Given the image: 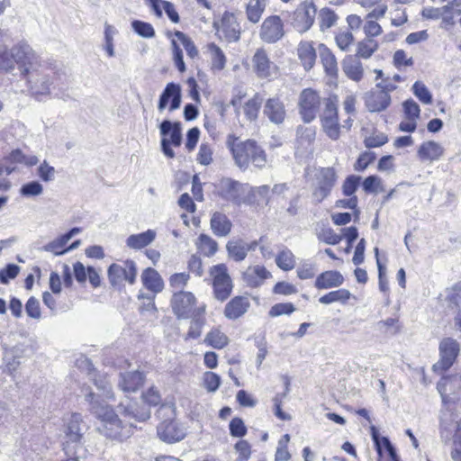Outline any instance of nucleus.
<instances>
[{
    "mask_svg": "<svg viewBox=\"0 0 461 461\" xmlns=\"http://www.w3.org/2000/svg\"><path fill=\"white\" fill-rule=\"evenodd\" d=\"M351 293L348 289H339L331 291L321 297L319 302L322 304H330L333 303H340L345 304L351 297Z\"/></svg>",
    "mask_w": 461,
    "mask_h": 461,
    "instance_id": "obj_37",
    "label": "nucleus"
},
{
    "mask_svg": "<svg viewBox=\"0 0 461 461\" xmlns=\"http://www.w3.org/2000/svg\"><path fill=\"white\" fill-rule=\"evenodd\" d=\"M450 456L453 461H461V420L457 422Z\"/></svg>",
    "mask_w": 461,
    "mask_h": 461,
    "instance_id": "obj_59",
    "label": "nucleus"
},
{
    "mask_svg": "<svg viewBox=\"0 0 461 461\" xmlns=\"http://www.w3.org/2000/svg\"><path fill=\"white\" fill-rule=\"evenodd\" d=\"M117 30L108 23L104 25V50L109 57L114 56V48H113V37L117 34Z\"/></svg>",
    "mask_w": 461,
    "mask_h": 461,
    "instance_id": "obj_53",
    "label": "nucleus"
},
{
    "mask_svg": "<svg viewBox=\"0 0 461 461\" xmlns=\"http://www.w3.org/2000/svg\"><path fill=\"white\" fill-rule=\"evenodd\" d=\"M210 276L212 279L213 295L218 301H225L231 294L233 285L224 264L212 266L210 268Z\"/></svg>",
    "mask_w": 461,
    "mask_h": 461,
    "instance_id": "obj_6",
    "label": "nucleus"
},
{
    "mask_svg": "<svg viewBox=\"0 0 461 461\" xmlns=\"http://www.w3.org/2000/svg\"><path fill=\"white\" fill-rule=\"evenodd\" d=\"M295 311V307L291 303H279L274 304L269 310L271 317H278L281 315H290Z\"/></svg>",
    "mask_w": 461,
    "mask_h": 461,
    "instance_id": "obj_57",
    "label": "nucleus"
},
{
    "mask_svg": "<svg viewBox=\"0 0 461 461\" xmlns=\"http://www.w3.org/2000/svg\"><path fill=\"white\" fill-rule=\"evenodd\" d=\"M316 7L312 2H303L294 14V26L299 32L308 31L313 24Z\"/></svg>",
    "mask_w": 461,
    "mask_h": 461,
    "instance_id": "obj_16",
    "label": "nucleus"
},
{
    "mask_svg": "<svg viewBox=\"0 0 461 461\" xmlns=\"http://www.w3.org/2000/svg\"><path fill=\"white\" fill-rule=\"evenodd\" d=\"M271 277V273L261 265L250 266L242 274L243 281L249 287L260 286L265 280Z\"/></svg>",
    "mask_w": 461,
    "mask_h": 461,
    "instance_id": "obj_21",
    "label": "nucleus"
},
{
    "mask_svg": "<svg viewBox=\"0 0 461 461\" xmlns=\"http://www.w3.org/2000/svg\"><path fill=\"white\" fill-rule=\"evenodd\" d=\"M265 7L266 0H249L246 9L248 19L251 23H257L260 20Z\"/></svg>",
    "mask_w": 461,
    "mask_h": 461,
    "instance_id": "obj_39",
    "label": "nucleus"
},
{
    "mask_svg": "<svg viewBox=\"0 0 461 461\" xmlns=\"http://www.w3.org/2000/svg\"><path fill=\"white\" fill-rule=\"evenodd\" d=\"M279 250L276 256V264L283 271H290L294 268L296 264L295 256L287 247L280 245Z\"/></svg>",
    "mask_w": 461,
    "mask_h": 461,
    "instance_id": "obj_31",
    "label": "nucleus"
},
{
    "mask_svg": "<svg viewBox=\"0 0 461 461\" xmlns=\"http://www.w3.org/2000/svg\"><path fill=\"white\" fill-rule=\"evenodd\" d=\"M229 429L230 435L235 438H242L247 434V427L239 417H235L230 420Z\"/></svg>",
    "mask_w": 461,
    "mask_h": 461,
    "instance_id": "obj_60",
    "label": "nucleus"
},
{
    "mask_svg": "<svg viewBox=\"0 0 461 461\" xmlns=\"http://www.w3.org/2000/svg\"><path fill=\"white\" fill-rule=\"evenodd\" d=\"M144 383V375L139 371L121 373L118 385L124 393L137 392Z\"/></svg>",
    "mask_w": 461,
    "mask_h": 461,
    "instance_id": "obj_23",
    "label": "nucleus"
},
{
    "mask_svg": "<svg viewBox=\"0 0 461 461\" xmlns=\"http://www.w3.org/2000/svg\"><path fill=\"white\" fill-rule=\"evenodd\" d=\"M151 8L153 9L155 14L158 17L162 16V10L159 6V3L163 5V9L165 10V13L168 16V18L175 23L179 22V15L177 12L176 11L173 4L167 1H160V0H148Z\"/></svg>",
    "mask_w": 461,
    "mask_h": 461,
    "instance_id": "obj_35",
    "label": "nucleus"
},
{
    "mask_svg": "<svg viewBox=\"0 0 461 461\" xmlns=\"http://www.w3.org/2000/svg\"><path fill=\"white\" fill-rule=\"evenodd\" d=\"M370 433H371L372 439L375 443L377 454L379 456H382L383 455L382 447H384L386 449L393 444L391 443V441L389 440V438L387 437H381L377 429L374 425H372L370 427Z\"/></svg>",
    "mask_w": 461,
    "mask_h": 461,
    "instance_id": "obj_51",
    "label": "nucleus"
},
{
    "mask_svg": "<svg viewBox=\"0 0 461 461\" xmlns=\"http://www.w3.org/2000/svg\"><path fill=\"white\" fill-rule=\"evenodd\" d=\"M321 105V97L315 90L312 88L303 89L299 96V113L303 121L306 123L312 122L319 112Z\"/></svg>",
    "mask_w": 461,
    "mask_h": 461,
    "instance_id": "obj_10",
    "label": "nucleus"
},
{
    "mask_svg": "<svg viewBox=\"0 0 461 461\" xmlns=\"http://www.w3.org/2000/svg\"><path fill=\"white\" fill-rule=\"evenodd\" d=\"M413 95L424 104H430L432 103V95L424 83L416 81L412 87Z\"/></svg>",
    "mask_w": 461,
    "mask_h": 461,
    "instance_id": "obj_48",
    "label": "nucleus"
},
{
    "mask_svg": "<svg viewBox=\"0 0 461 461\" xmlns=\"http://www.w3.org/2000/svg\"><path fill=\"white\" fill-rule=\"evenodd\" d=\"M319 52L321 63L327 74L335 76L338 72V65L334 54L323 44L319 45Z\"/></svg>",
    "mask_w": 461,
    "mask_h": 461,
    "instance_id": "obj_33",
    "label": "nucleus"
},
{
    "mask_svg": "<svg viewBox=\"0 0 461 461\" xmlns=\"http://www.w3.org/2000/svg\"><path fill=\"white\" fill-rule=\"evenodd\" d=\"M204 342L214 348L221 349L228 344L229 339L219 329H213L206 335Z\"/></svg>",
    "mask_w": 461,
    "mask_h": 461,
    "instance_id": "obj_42",
    "label": "nucleus"
},
{
    "mask_svg": "<svg viewBox=\"0 0 461 461\" xmlns=\"http://www.w3.org/2000/svg\"><path fill=\"white\" fill-rule=\"evenodd\" d=\"M226 146L230 149L235 164L242 170L251 163L254 167L262 168L267 163L265 150L255 140L241 141L234 134H229Z\"/></svg>",
    "mask_w": 461,
    "mask_h": 461,
    "instance_id": "obj_3",
    "label": "nucleus"
},
{
    "mask_svg": "<svg viewBox=\"0 0 461 461\" xmlns=\"http://www.w3.org/2000/svg\"><path fill=\"white\" fill-rule=\"evenodd\" d=\"M119 407L120 409H123L122 413L125 417L137 421H145L150 418V411L146 407H139L136 404L124 406L122 403H121Z\"/></svg>",
    "mask_w": 461,
    "mask_h": 461,
    "instance_id": "obj_34",
    "label": "nucleus"
},
{
    "mask_svg": "<svg viewBox=\"0 0 461 461\" xmlns=\"http://www.w3.org/2000/svg\"><path fill=\"white\" fill-rule=\"evenodd\" d=\"M206 310V305L204 303H202L201 305L197 306L194 312V315L191 316L190 319L191 324L189 330L187 332V337L190 339H197L200 337L202 333V328L204 325L205 318L204 313Z\"/></svg>",
    "mask_w": 461,
    "mask_h": 461,
    "instance_id": "obj_30",
    "label": "nucleus"
},
{
    "mask_svg": "<svg viewBox=\"0 0 461 461\" xmlns=\"http://www.w3.org/2000/svg\"><path fill=\"white\" fill-rule=\"evenodd\" d=\"M170 304L174 314L178 319H189L194 315L196 297L188 291H177L172 295Z\"/></svg>",
    "mask_w": 461,
    "mask_h": 461,
    "instance_id": "obj_9",
    "label": "nucleus"
},
{
    "mask_svg": "<svg viewBox=\"0 0 461 461\" xmlns=\"http://www.w3.org/2000/svg\"><path fill=\"white\" fill-rule=\"evenodd\" d=\"M6 159L12 163H22L27 166H34L39 162V159L34 155L26 156L20 149L13 150Z\"/></svg>",
    "mask_w": 461,
    "mask_h": 461,
    "instance_id": "obj_46",
    "label": "nucleus"
},
{
    "mask_svg": "<svg viewBox=\"0 0 461 461\" xmlns=\"http://www.w3.org/2000/svg\"><path fill=\"white\" fill-rule=\"evenodd\" d=\"M344 283L343 276L336 270H329L319 275L315 280L318 289H330L339 287Z\"/></svg>",
    "mask_w": 461,
    "mask_h": 461,
    "instance_id": "obj_25",
    "label": "nucleus"
},
{
    "mask_svg": "<svg viewBox=\"0 0 461 461\" xmlns=\"http://www.w3.org/2000/svg\"><path fill=\"white\" fill-rule=\"evenodd\" d=\"M315 130L312 127H298L297 138L301 145L310 146L315 140Z\"/></svg>",
    "mask_w": 461,
    "mask_h": 461,
    "instance_id": "obj_54",
    "label": "nucleus"
},
{
    "mask_svg": "<svg viewBox=\"0 0 461 461\" xmlns=\"http://www.w3.org/2000/svg\"><path fill=\"white\" fill-rule=\"evenodd\" d=\"M337 175L332 167H321L314 175L312 198L321 203L328 197L335 185Z\"/></svg>",
    "mask_w": 461,
    "mask_h": 461,
    "instance_id": "obj_7",
    "label": "nucleus"
},
{
    "mask_svg": "<svg viewBox=\"0 0 461 461\" xmlns=\"http://www.w3.org/2000/svg\"><path fill=\"white\" fill-rule=\"evenodd\" d=\"M456 381H457L456 377H454V378L444 377L438 384V390L441 395L442 402H444V404H447L451 401V398L448 395V391H451L452 384Z\"/></svg>",
    "mask_w": 461,
    "mask_h": 461,
    "instance_id": "obj_55",
    "label": "nucleus"
},
{
    "mask_svg": "<svg viewBox=\"0 0 461 461\" xmlns=\"http://www.w3.org/2000/svg\"><path fill=\"white\" fill-rule=\"evenodd\" d=\"M140 279L143 286L153 294H140L139 298L147 299L149 301L146 306L147 310H156L154 303L155 294L163 291L165 286L164 281L159 273L152 267L146 268L142 272Z\"/></svg>",
    "mask_w": 461,
    "mask_h": 461,
    "instance_id": "obj_11",
    "label": "nucleus"
},
{
    "mask_svg": "<svg viewBox=\"0 0 461 461\" xmlns=\"http://www.w3.org/2000/svg\"><path fill=\"white\" fill-rule=\"evenodd\" d=\"M204 387L208 392H215L221 384V377L213 373L207 371L203 374Z\"/></svg>",
    "mask_w": 461,
    "mask_h": 461,
    "instance_id": "obj_63",
    "label": "nucleus"
},
{
    "mask_svg": "<svg viewBox=\"0 0 461 461\" xmlns=\"http://www.w3.org/2000/svg\"><path fill=\"white\" fill-rule=\"evenodd\" d=\"M337 14L329 8H323L320 12V26L322 31L335 25L337 22Z\"/></svg>",
    "mask_w": 461,
    "mask_h": 461,
    "instance_id": "obj_52",
    "label": "nucleus"
},
{
    "mask_svg": "<svg viewBox=\"0 0 461 461\" xmlns=\"http://www.w3.org/2000/svg\"><path fill=\"white\" fill-rule=\"evenodd\" d=\"M342 68L347 77L356 82L363 77L362 63L356 56H347L342 61Z\"/></svg>",
    "mask_w": 461,
    "mask_h": 461,
    "instance_id": "obj_28",
    "label": "nucleus"
},
{
    "mask_svg": "<svg viewBox=\"0 0 461 461\" xmlns=\"http://www.w3.org/2000/svg\"><path fill=\"white\" fill-rule=\"evenodd\" d=\"M261 103V99L258 94L245 103L243 112L248 120L255 121L258 118Z\"/></svg>",
    "mask_w": 461,
    "mask_h": 461,
    "instance_id": "obj_43",
    "label": "nucleus"
},
{
    "mask_svg": "<svg viewBox=\"0 0 461 461\" xmlns=\"http://www.w3.org/2000/svg\"><path fill=\"white\" fill-rule=\"evenodd\" d=\"M252 67L259 78H270L276 75L277 67L272 62L263 48L258 49L252 57Z\"/></svg>",
    "mask_w": 461,
    "mask_h": 461,
    "instance_id": "obj_15",
    "label": "nucleus"
},
{
    "mask_svg": "<svg viewBox=\"0 0 461 461\" xmlns=\"http://www.w3.org/2000/svg\"><path fill=\"white\" fill-rule=\"evenodd\" d=\"M378 49V43L372 38H365L357 46V58L369 59Z\"/></svg>",
    "mask_w": 461,
    "mask_h": 461,
    "instance_id": "obj_40",
    "label": "nucleus"
},
{
    "mask_svg": "<svg viewBox=\"0 0 461 461\" xmlns=\"http://www.w3.org/2000/svg\"><path fill=\"white\" fill-rule=\"evenodd\" d=\"M210 225L213 234L218 237L228 236L232 228L230 219L224 213L219 212L212 215Z\"/></svg>",
    "mask_w": 461,
    "mask_h": 461,
    "instance_id": "obj_27",
    "label": "nucleus"
},
{
    "mask_svg": "<svg viewBox=\"0 0 461 461\" xmlns=\"http://www.w3.org/2000/svg\"><path fill=\"white\" fill-rule=\"evenodd\" d=\"M160 134L164 137L170 135V144L178 147L182 142L180 122H172L168 120L163 121L159 125Z\"/></svg>",
    "mask_w": 461,
    "mask_h": 461,
    "instance_id": "obj_29",
    "label": "nucleus"
},
{
    "mask_svg": "<svg viewBox=\"0 0 461 461\" xmlns=\"http://www.w3.org/2000/svg\"><path fill=\"white\" fill-rule=\"evenodd\" d=\"M228 255L236 262L244 260L247 257V247L242 240H229L226 245Z\"/></svg>",
    "mask_w": 461,
    "mask_h": 461,
    "instance_id": "obj_36",
    "label": "nucleus"
},
{
    "mask_svg": "<svg viewBox=\"0 0 461 461\" xmlns=\"http://www.w3.org/2000/svg\"><path fill=\"white\" fill-rule=\"evenodd\" d=\"M174 36H175V39L176 40V42L179 41V43L184 47L187 55L191 59H194L198 56V50H197L194 43L184 32L176 31V32H175Z\"/></svg>",
    "mask_w": 461,
    "mask_h": 461,
    "instance_id": "obj_45",
    "label": "nucleus"
},
{
    "mask_svg": "<svg viewBox=\"0 0 461 461\" xmlns=\"http://www.w3.org/2000/svg\"><path fill=\"white\" fill-rule=\"evenodd\" d=\"M321 127L326 135L332 140H337L340 137V129L339 120L322 121Z\"/></svg>",
    "mask_w": 461,
    "mask_h": 461,
    "instance_id": "obj_49",
    "label": "nucleus"
},
{
    "mask_svg": "<svg viewBox=\"0 0 461 461\" xmlns=\"http://www.w3.org/2000/svg\"><path fill=\"white\" fill-rule=\"evenodd\" d=\"M196 245L200 252L206 257L214 255L218 249L217 242L206 234H200Z\"/></svg>",
    "mask_w": 461,
    "mask_h": 461,
    "instance_id": "obj_41",
    "label": "nucleus"
},
{
    "mask_svg": "<svg viewBox=\"0 0 461 461\" xmlns=\"http://www.w3.org/2000/svg\"><path fill=\"white\" fill-rule=\"evenodd\" d=\"M6 52L8 58L13 61V68L5 69V71L13 70L14 65L17 64L21 76L27 81L29 87L34 93H45L48 91V84L46 82L40 84L39 76L42 75L45 78L49 75L44 73L42 69H40L41 61L39 57L28 43L20 41L13 46L9 52L7 50Z\"/></svg>",
    "mask_w": 461,
    "mask_h": 461,
    "instance_id": "obj_1",
    "label": "nucleus"
},
{
    "mask_svg": "<svg viewBox=\"0 0 461 461\" xmlns=\"http://www.w3.org/2000/svg\"><path fill=\"white\" fill-rule=\"evenodd\" d=\"M68 240L67 238L63 235L59 236V238L55 239L54 240L49 242L43 247V249L47 252H51L56 256L63 255L68 252L66 250L65 246Z\"/></svg>",
    "mask_w": 461,
    "mask_h": 461,
    "instance_id": "obj_47",
    "label": "nucleus"
},
{
    "mask_svg": "<svg viewBox=\"0 0 461 461\" xmlns=\"http://www.w3.org/2000/svg\"><path fill=\"white\" fill-rule=\"evenodd\" d=\"M298 56L304 68L311 69L316 60V51L312 42L302 41L298 47Z\"/></svg>",
    "mask_w": 461,
    "mask_h": 461,
    "instance_id": "obj_32",
    "label": "nucleus"
},
{
    "mask_svg": "<svg viewBox=\"0 0 461 461\" xmlns=\"http://www.w3.org/2000/svg\"><path fill=\"white\" fill-rule=\"evenodd\" d=\"M131 27L137 34L143 38H152L155 36V30L149 23L134 20L131 23Z\"/></svg>",
    "mask_w": 461,
    "mask_h": 461,
    "instance_id": "obj_50",
    "label": "nucleus"
},
{
    "mask_svg": "<svg viewBox=\"0 0 461 461\" xmlns=\"http://www.w3.org/2000/svg\"><path fill=\"white\" fill-rule=\"evenodd\" d=\"M157 237L154 230H148L144 232L130 235L126 239V246L131 249L139 250L151 244Z\"/></svg>",
    "mask_w": 461,
    "mask_h": 461,
    "instance_id": "obj_26",
    "label": "nucleus"
},
{
    "mask_svg": "<svg viewBox=\"0 0 461 461\" xmlns=\"http://www.w3.org/2000/svg\"><path fill=\"white\" fill-rule=\"evenodd\" d=\"M458 353V343L451 338L444 339L439 344L440 358L433 365V371L441 374L449 369L454 364Z\"/></svg>",
    "mask_w": 461,
    "mask_h": 461,
    "instance_id": "obj_12",
    "label": "nucleus"
},
{
    "mask_svg": "<svg viewBox=\"0 0 461 461\" xmlns=\"http://www.w3.org/2000/svg\"><path fill=\"white\" fill-rule=\"evenodd\" d=\"M444 148L434 140L422 142L418 150L417 156L422 162H433L439 160L444 155Z\"/></svg>",
    "mask_w": 461,
    "mask_h": 461,
    "instance_id": "obj_22",
    "label": "nucleus"
},
{
    "mask_svg": "<svg viewBox=\"0 0 461 461\" xmlns=\"http://www.w3.org/2000/svg\"><path fill=\"white\" fill-rule=\"evenodd\" d=\"M86 400L91 405V411L100 419L98 430L106 438L122 440L127 438L132 433V424L122 425V420L113 412V411L101 399L100 395H95L89 392L85 393Z\"/></svg>",
    "mask_w": 461,
    "mask_h": 461,
    "instance_id": "obj_2",
    "label": "nucleus"
},
{
    "mask_svg": "<svg viewBox=\"0 0 461 461\" xmlns=\"http://www.w3.org/2000/svg\"><path fill=\"white\" fill-rule=\"evenodd\" d=\"M249 307L248 297L235 296L225 305L224 316L229 320H236L244 315Z\"/></svg>",
    "mask_w": 461,
    "mask_h": 461,
    "instance_id": "obj_24",
    "label": "nucleus"
},
{
    "mask_svg": "<svg viewBox=\"0 0 461 461\" xmlns=\"http://www.w3.org/2000/svg\"><path fill=\"white\" fill-rule=\"evenodd\" d=\"M83 427L81 415L73 413L64 429L65 442L63 443V449L68 456L77 455L78 449L81 448L80 442L83 438Z\"/></svg>",
    "mask_w": 461,
    "mask_h": 461,
    "instance_id": "obj_5",
    "label": "nucleus"
},
{
    "mask_svg": "<svg viewBox=\"0 0 461 461\" xmlns=\"http://www.w3.org/2000/svg\"><path fill=\"white\" fill-rule=\"evenodd\" d=\"M107 275L113 287L122 285L123 281L133 285L136 281L137 267L132 260H126L122 265L113 263L108 267Z\"/></svg>",
    "mask_w": 461,
    "mask_h": 461,
    "instance_id": "obj_8",
    "label": "nucleus"
},
{
    "mask_svg": "<svg viewBox=\"0 0 461 461\" xmlns=\"http://www.w3.org/2000/svg\"><path fill=\"white\" fill-rule=\"evenodd\" d=\"M365 104L371 113L382 112L390 105L391 96L386 91L375 88L366 95Z\"/></svg>",
    "mask_w": 461,
    "mask_h": 461,
    "instance_id": "obj_20",
    "label": "nucleus"
},
{
    "mask_svg": "<svg viewBox=\"0 0 461 461\" xmlns=\"http://www.w3.org/2000/svg\"><path fill=\"white\" fill-rule=\"evenodd\" d=\"M259 35L267 43H275L279 41L284 36V26L280 17L274 15L265 19Z\"/></svg>",
    "mask_w": 461,
    "mask_h": 461,
    "instance_id": "obj_18",
    "label": "nucleus"
},
{
    "mask_svg": "<svg viewBox=\"0 0 461 461\" xmlns=\"http://www.w3.org/2000/svg\"><path fill=\"white\" fill-rule=\"evenodd\" d=\"M25 312L29 317L40 320L41 312L39 300L33 296L30 297L25 304Z\"/></svg>",
    "mask_w": 461,
    "mask_h": 461,
    "instance_id": "obj_64",
    "label": "nucleus"
},
{
    "mask_svg": "<svg viewBox=\"0 0 461 461\" xmlns=\"http://www.w3.org/2000/svg\"><path fill=\"white\" fill-rule=\"evenodd\" d=\"M318 239H319V240H321L326 244L337 245L341 241L342 236L339 234H337L332 229L328 228V229H322L318 233Z\"/></svg>",
    "mask_w": 461,
    "mask_h": 461,
    "instance_id": "obj_56",
    "label": "nucleus"
},
{
    "mask_svg": "<svg viewBox=\"0 0 461 461\" xmlns=\"http://www.w3.org/2000/svg\"><path fill=\"white\" fill-rule=\"evenodd\" d=\"M264 115L275 124H281L286 117L285 105L278 96L268 98L263 108Z\"/></svg>",
    "mask_w": 461,
    "mask_h": 461,
    "instance_id": "obj_19",
    "label": "nucleus"
},
{
    "mask_svg": "<svg viewBox=\"0 0 461 461\" xmlns=\"http://www.w3.org/2000/svg\"><path fill=\"white\" fill-rule=\"evenodd\" d=\"M43 192V186L38 181H32L22 185L20 193L25 197L37 196Z\"/></svg>",
    "mask_w": 461,
    "mask_h": 461,
    "instance_id": "obj_58",
    "label": "nucleus"
},
{
    "mask_svg": "<svg viewBox=\"0 0 461 461\" xmlns=\"http://www.w3.org/2000/svg\"><path fill=\"white\" fill-rule=\"evenodd\" d=\"M216 34L228 42L238 41L240 37V26L232 14L225 13L219 23H214Z\"/></svg>",
    "mask_w": 461,
    "mask_h": 461,
    "instance_id": "obj_14",
    "label": "nucleus"
},
{
    "mask_svg": "<svg viewBox=\"0 0 461 461\" xmlns=\"http://www.w3.org/2000/svg\"><path fill=\"white\" fill-rule=\"evenodd\" d=\"M248 185L230 177H222L215 184L216 194L224 201L236 205L252 204L250 196H247Z\"/></svg>",
    "mask_w": 461,
    "mask_h": 461,
    "instance_id": "obj_4",
    "label": "nucleus"
},
{
    "mask_svg": "<svg viewBox=\"0 0 461 461\" xmlns=\"http://www.w3.org/2000/svg\"><path fill=\"white\" fill-rule=\"evenodd\" d=\"M157 434L163 442L173 444L184 439L186 433L185 428L177 420L168 418L158 425Z\"/></svg>",
    "mask_w": 461,
    "mask_h": 461,
    "instance_id": "obj_13",
    "label": "nucleus"
},
{
    "mask_svg": "<svg viewBox=\"0 0 461 461\" xmlns=\"http://www.w3.org/2000/svg\"><path fill=\"white\" fill-rule=\"evenodd\" d=\"M324 108L320 115L321 122L339 120L338 98L336 95L324 99Z\"/></svg>",
    "mask_w": 461,
    "mask_h": 461,
    "instance_id": "obj_38",
    "label": "nucleus"
},
{
    "mask_svg": "<svg viewBox=\"0 0 461 461\" xmlns=\"http://www.w3.org/2000/svg\"><path fill=\"white\" fill-rule=\"evenodd\" d=\"M208 50L212 57V68L216 70H222L226 64V57L223 51L214 43L208 45Z\"/></svg>",
    "mask_w": 461,
    "mask_h": 461,
    "instance_id": "obj_44",
    "label": "nucleus"
},
{
    "mask_svg": "<svg viewBox=\"0 0 461 461\" xmlns=\"http://www.w3.org/2000/svg\"><path fill=\"white\" fill-rule=\"evenodd\" d=\"M189 278V274L185 272L174 274L169 278V285L174 290L183 291L182 289L187 285Z\"/></svg>",
    "mask_w": 461,
    "mask_h": 461,
    "instance_id": "obj_62",
    "label": "nucleus"
},
{
    "mask_svg": "<svg viewBox=\"0 0 461 461\" xmlns=\"http://www.w3.org/2000/svg\"><path fill=\"white\" fill-rule=\"evenodd\" d=\"M181 86L176 83H168L161 93L158 104V110L162 113L169 104L168 111L174 112L181 105Z\"/></svg>",
    "mask_w": 461,
    "mask_h": 461,
    "instance_id": "obj_17",
    "label": "nucleus"
},
{
    "mask_svg": "<svg viewBox=\"0 0 461 461\" xmlns=\"http://www.w3.org/2000/svg\"><path fill=\"white\" fill-rule=\"evenodd\" d=\"M362 186L366 193H377L378 191H383L381 178L377 176H367L364 180Z\"/></svg>",
    "mask_w": 461,
    "mask_h": 461,
    "instance_id": "obj_61",
    "label": "nucleus"
}]
</instances>
